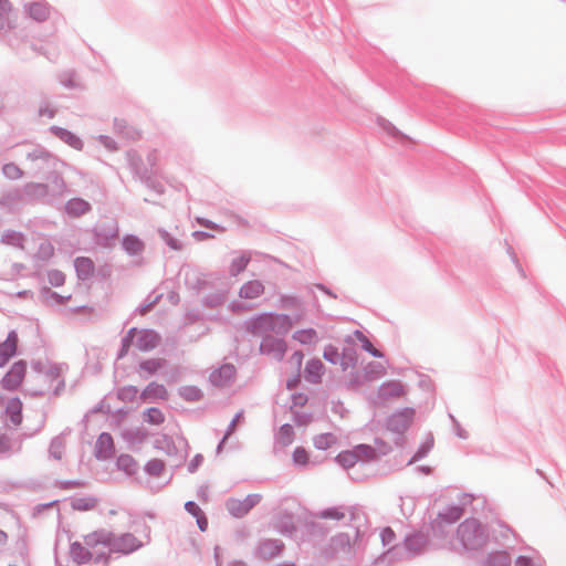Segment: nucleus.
Listing matches in <instances>:
<instances>
[{
	"label": "nucleus",
	"instance_id": "1",
	"mask_svg": "<svg viewBox=\"0 0 566 566\" xmlns=\"http://www.w3.org/2000/svg\"><path fill=\"white\" fill-rule=\"evenodd\" d=\"M38 366V381L40 382L41 391H52L57 395L64 387L62 368L51 363H39Z\"/></svg>",
	"mask_w": 566,
	"mask_h": 566
},
{
	"label": "nucleus",
	"instance_id": "2",
	"mask_svg": "<svg viewBox=\"0 0 566 566\" xmlns=\"http://www.w3.org/2000/svg\"><path fill=\"white\" fill-rule=\"evenodd\" d=\"M85 545L91 549V555L95 563L106 562L112 553L111 534L102 532L92 533L85 536Z\"/></svg>",
	"mask_w": 566,
	"mask_h": 566
},
{
	"label": "nucleus",
	"instance_id": "3",
	"mask_svg": "<svg viewBox=\"0 0 566 566\" xmlns=\"http://www.w3.org/2000/svg\"><path fill=\"white\" fill-rule=\"evenodd\" d=\"M130 343L135 344V346L140 350H149L157 346L159 337L153 331H137L136 328H133L123 340V352L128 349Z\"/></svg>",
	"mask_w": 566,
	"mask_h": 566
},
{
	"label": "nucleus",
	"instance_id": "4",
	"mask_svg": "<svg viewBox=\"0 0 566 566\" xmlns=\"http://www.w3.org/2000/svg\"><path fill=\"white\" fill-rule=\"evenodd\" d=\"M463 545L468 548H478L484 543V534L474 520L463 522L458 530Z\"/></svg>",
	"mask_w": 566,
	"mask_h": 566
},
{
	"label": "nucleus",
	"instance_id": "5",
	"mask_svg": "<svg viewBox=\"0 0 566 566\" xmlns=\"http://www.w3.org/2000/svg\"><path fill=\"white\" fill-rule=\"evenodd\" d=\"M292 327V323L287 316L262 315L254 322L255 332H264L272 329L275 332H286Z\"/></svg>",
	"mask_w": 566,
	"mask_h": 566
},
{
	"label": "nucleus",
	"instance_id": "6",
	"mask_svg": "<svg viewBox=\"0 0 566 566\" xmlns=\"http://www.w3.org/2000/svg\"><path fill=\"white\" fill-rule=\"evenodd\" d=\"M358 462H369L387 454L391 448L382 440H375V446L358 444L355 448Z\"/></svg>",
	"mask_w": 566,
	"mask_h": 566
},
{
	"label": "nucleus",
	"instance_id": "7",
	"mask_svg": "<svg viewBox=\"0 0 566 566\" xmlns=\"http://www.w3.org/2000/svg\"><path fill=\"white\" fill-rule=\"evenodd\" d=\"M25 373L27 365L23 361L14 363L1 380L2 388L9 391L17 390L23 382Z\"/></svg>",
	"mask_w": 566,
	"mask_h": 566
},
{
	"label": "nucleus",
	"instance_id": "8",
	"mask_svg": "<svg viewBox=\"0 0 566 566\" xmlns=\"http://www.w3.org/2000/svg\"><path fill=\"white\" fill-rule=\"evenodd\" d=\"M142 546V542L130 533L123 534L118 537L111 535L112 553L129 554Z\"/></svg>",
	"mask_w": 566,
	"mask_h": 566
},
{
	"label": "nucleus",
	"instance_id": "9",
	"mask_svg": "<svg viewBox=\"0 0 566 566\" xmlns=\"http://www.w3.org/2000/svg\"><path fill=\"white\" fill-rule=\"evenodd\" d=\"M412 415L413 412L411 410H403L392 415L388 420V431L401 436L409 428L412 421Z\"/></svg>",
	"mask_w": 566,
	"mask_h": 566
},
{
	"label": "nucleus",
	"instance_id": "10",
	"mask_svg": "<svg viewBox=\"0 0 566 566\" xmlns=\"http://www.w3.org/2000/svg\"><path fill=\"white\" fill-rule=\"evenodd\" d=\"M258 502L256 495H249L242 500L240 499H231L227 503V507L229 512L235 516L241 517L247 514Z\"/></svg>",
	"mask_w": 566,
	"mask_h": 566
},
{
	"label": "nucleus",
	"instance_id": "11",
	"mask_svg": "<svg viewBox=\"0 0 566 566\" xmlns=\"http://www.w3.org/2000/svg\"><path fill=\"white\" fill-rule=\"evenodd\" d=\"M18 336L11 332L7 339L0 344V367H2L15 354Z\"/></svg>",
	"mask_w": 566,
	"mask_h": 566
},
{
	"label": "nucleus",
	"instance_id": "12",
	"mask_svg": "<svg viewBox=\"0 0 566 566\" xmlns=\"http://www.w3.org/2000/svg\"><path fill=\"white\" fill-rule=\"evenodd\" d=\"M235 376V369L232 365H223L218 370L211 374V381L213 385L222 387L226 386Z\"/></svg>",
	"mask_w": 566,
	"mask_h": 566
},
{
	"label": "nucleus",
	"instance_id": "13",
	"mask_svg": "<svg viewBox=\"0 0 566 566\" xmlns=\"http://www.w3.org/2000/svg\"><path fill=\"white\" fill-rule=\"evenodd\" d=\"M261 349L265 353L273 354L276 358L281 359L286 352V345L282 339L269 337L262 342Z\"/></svg>",
	"mask_w": 566,
	"mask_h": 566
},
{
	"label": "nucleus",
	"instance_id": "14",
	"mask_svg": "<svg viewBox=\"0 0 566 566\" xmlns=\"http://www.w3.org/2000/svg\"><path fill=\"white\" fill-rule=\"evenodd\" d=\"M76 274L81 280L90 279L95 270L94 262L85 256H80L75 259L74 262Z\"/></svg>",
	"mask_w": 566,
	"mask_h": 566
},
{
	"label": "nucleus",
	"instance_id": "15",
	"mask_svg": "<svg viewBox=\"0 0 566 566\" xmlns=\"http://www.w3.org/2000/svg\"><path fill=\"white\" fill-rule=\"evenodd\" d=\"M324 374V365L319 359H311L305 367V378L311 382H319Z\"/></svg>",
	"mask_w": 566,
	"mask_h": 566
},
{
	"label": "nucleus",
	"instance_id": "16",
	"mask_svg": "<svg viewBox=\"0 0 566 566\" xmlns=\"http://www.w3.org/2000/svg\"><path fill=\"white\" fill-rule=\"evenodd\" d=\"M6 412L10 418L11 423L18 427L22 422V402L19 398H12L9 400Z\"/></svg>",
	"mask_w": 566,
	"mask_h": 566
},
{
	"label": "nucleus",
	"instance_id": "17",
	"mask_svg": "<svg viewBox=\"0 0 566 566\" xmlns=\"http://www.w3.org/2000/svg\"><path fill=\"white\" fill-rule=\"evenodd\" d=\"M71 506L75 511L88 512L97 509L98 501L93 496H81L73 499L71 502Z\"/></svg>",
	"mask_w": 566,
	"mask_h": 566
},
{
	"label": "nucleus",
	"instance_id": "18",
	"mask_svg": "<svg viewBox=\"0 0 566 566\" xmlns=\"http://www.w3.org/2000/svg\"><path fill=\"white\" fill-rule=\"evenodd\" d=\"M97 453L101 458H108L114 450V441L109 433H102L97 439Z\"/></svg>",
	"mask_w": 566,
	"mask_h": 566
},
{
	"label": "nucleus",
	"instance_id": "19",
	"mask_svg": "<svg viewBox=\"0 0 566 566\" xmlns=\"http://www.w3.org/2000/svg\"><path fill=\"white\" fill-rule=\"evenodd\" d=\"M264 291V286L259 281H249L240 290L242 298L253 300L259 297Z\"/></svg>",
	"mask_w": 566,
	"mask_h": 566
},
{
	"label": "nucleus",
	"instance_id": "20",
	"mask_svg": "<svg viewBox=\"0 0 566 566\" xmlns=\"http://www.w3.org/2000/svg\"><path fill=\"white\" fill-rule=\"evenodd\" d=\"M71 556L75 562L80 564L93 560L91 549L85 545V542L83 544L73 543L71 546Z\"/></svg>",
	"mask_w": 566,
	"mask_h": 566
},
{
	"label": "nucleus",
	"instance_id": "21",
	"mask_svg": "<svg viewBox=\"0 0 566 566\" xmlns=\"http://www.w3.org/2000/svg\"><path fill=\"white\" fill-rule=\"evenodd\" d=\"M142 398L146 401L149 399H166L167 390L163 385L151 382L142 392Z\"/></svg>",
	"mask_w": 566,
	"mask_h": 566
},
{
	"label": "nucleus",
	"instance_id": "22",
	"mask_svg": "<svg viewBox=\"0 0 566 566\" xmlns=\"http://www.w3.org/2000/svg\"><path fill=\"white\" fill-rule=\"evenodd\" d=\"M90 210V205L83 199H72L66 205V211L69 214L80 217Z\"/></svg>",
	"mask_w": 566,
	"mask_h": 566
},
{
	"label": "nucleus",
	"instance_id": "23",
	"mask_svg": "<svg viewBox=\"0 0 566 566\" xmlns=\"http://www.w3.org/2000/svg\"><path fill=\"white\" fill-rule=\"evenodd\" d=\"M117 465L120 470L125 471L127 474L136 473L138 469L137 461L129 454H122L117 459Z\"/></svg>",
	"mask_w": 566,
	"mask_h": 566
},
{
	"label": "nucleus",
	"instance_id": "24",
	"mask_svg": "<svg viewBox=\"0 0 566 566\" xmlns=\"http://www.w3.org/2000/svg\"><path fill=\"white\" fill-rule=\"evenodd\" d=\"M337 442V438L333 433H322L314 438V446L319 450H327Z\"/></svg>",
	"mask_w": 566,
	"mask_h": 566
},
{
	"label": "nucleus",
	"instance_id": "25",
	"mask_svg": "<svg viewBox=\"0 0 566 566\" xmlns=\"http://www.w3.org/2000/svg\"><path fill=\"white\" fill-rule=\"evenodd\" d=\"M293 338L303 345H308L317 340V334L313 328L301 329L294 333Z\"/></svg>",
	"mask_w": 566,
	"mask_h": 566
},
{
	"label": "nucleus",
	"instance_id": "26",
	"mask_svg": "<svg viewBox=\"0 0 566 566\" xmlns=\"http://www.w3.org/2000/svg\"><path fill=\"white\" fill-rule=\"evenodd\" d=\"M336 460L342 467L346 469L353 468L356 463H358L355 449L340 452Z\"/></svg>",
	"mask_w": 566,
	"mask_h": 566
},
{
	"label": "nucleus",
	"instance_id": "27",
	"mask_svg": "<svg viewBox=\"0 0 566 566\" xmlns=\"http://www.w3.org/2000/svg\"><path fill=\"white\" fill-rule=\"evenodd\" d=\"M30 15L36 21H44L49 17V8L43 3H33L29 8Z\"/></svg>",
	"mask_w": 566,
	"mask_h": 566
},
{
	"label": "nucleus",
	"instance_id": "28",
	"mask_svg": "<svg viewBox=\"0 0 566 566\" xmlns=\"http://www.w3.org/2000/svg\"><path fill=\"white\" fill-rule=\"evenodd\" d=\"M123 245L129 254H138L143 251V242L135 237H127L124 239Z\"/></svg>",
	"mask_w": 566,
	"mask_h": 566
},
{
	"label": "nucleus",
	"instance_id": "29",
	"mask_svg": "<svg viewBox=\"0 0 566 566\" xmlns=\"http://www.w3.org/2000/svg\"><path fill=\"white\" fill-rule=\"evenodd\" d=\"M354 336L361 343L363 348L375 357H382V354L373 346L368 338L360 332L355 331Z\"/></svg>",
	"mask_w": 566,
	"mask_h": 566
},
{
	"label": "nucleus",
	"instance_id": "30",
	"mask_svg": "<svg viewBox=\"0 0 566 566\" xmlns=\"http://www.w3.org/2000/svg\"><path fill=\"white\" fill-rule=\"evenodd\" d=\"M144 415L145 420L151 424H160L165 420L163 412L157 408H149Z\"/></svg>",
	"mask_w": 566,
	"mask_h": 566
},
{
	"label": "nucleus",
	"instance_id": "31",
	"mask_svg": "<svg viewBox=\"0 0 566 566\" xmlns=\"http://www.w3.org/2000/svg\"><path fill=\"white\" fill-rule=\"evenodd\" d=\"M249 261L250 259L247 255H240L237 259H234L230 269L231 274L238 275L241 271H243L247 268Z\"/></svg>",
	"mask_w": 566,
	"mask_h": 566
},
{
	"label": "nucleus",
	"instance_id": "32",
	"mask_svg": "<svg viewBox=\"0 0 566 566\" xmlns=\"http://www.w3.org/2000/svg\"><path fill=\"white\" fill-rule=\"evenodd\" d=\"M293 427L284 424L280 429L279 440L283 446H289L293 441Z\"/></svg>",
	"mask_w": 566,
	"mask_h": 566
},
{
	"label": "nucleus",
	"instance_id": "33",
	"mask_svg": "<svg viewBox=\"0 0 566 566\" xmlns=\"http://www.w3.org/2000/svg\"><path fill=\"white\" fill-rule=\"evenodd\" d=\"M138 394V389L134 386H127L118 390V398L123 401H133Z\"/></svg>",
	"mask_w": 566,
	"mask_h": 566
},
{
	"label": "nucleus",
	"instance_id": "34",
	"mask_svg": "<svg viewBox=\"0 0 566 566\" xmlns=\"http://www.w3.org/2000/svg\"><path fill=\"white\" fill-rule=\"evenodd\" d=\"M164 469L165 463L159 459H153L146 465V471L151 475H160Z\"/></svg>",
	"mask_w": 566,
	"mask_h": 566
},
{
	"label": "nucleus",
	"instance_id": "35",
	"mask_svg": "<svg viewBox=\"0 0 566 566\" xmlns=\"http://www.w3.org/2000/svg\"><path fill=\"white\" fill-rule=\"evenodd\" d=\"M163 366L161 359H149L140 364V369L148 374L156 373Z\"/></svg>",
	"mask_w": 566,
	"mask_h": 566
},
{
	"label": "nucleus",
	"instance_id": "36",
	"mask_svg": "<svg viewBox=\"0 0 566 566\" xmlns=\"http://www.w3.org/2000/svg\"><path fill=\"white\" fill-rule=\"evenodd\" d=\"M308 453L304 448H296L293 453V461L296 464L305 465L308 462Z\"/></svg>",
	"mask_w": 566,
	"mask_h": 566
},
{
	"label": "nucleus",
	"instance_id": "37",
	"mask_svg": "<svg viewBox=\"0 0 566 566\" xmlns=\"http://www.w3.org/2000/svg\"><path fill=\"white\" fill-rule=\"evenodd\" d=\"M366 373L368 379H375L385 374V367L381 364H370L368 365Z\"/></svg>",
	"mask_w": 566,
	"mask_h": 566
},
{
	"label": "nucleus",
	"instance_id": "38",
	"mask_svg": "<svg viewBox=\"0 0 566 566\" xmlns=\"http://www.w3.org/2000/svg\"><path fill=\"white\" fill-rule=\"evenodd\" d=\"M321 516L324 518L342 520L345 517V513L339 509H328L322 512Z\"/></svg>",
	"mask_w": 566,
	"mask_h": 566
},
{
	"label": "nucleus",
	"instance_id": "39",
	"mask_svg": "<svg viewBox=\"0 0 566 566\" xmlns=\"http://www.w3.org/2000/svg\"><path fill=\"white\" fill-rule=\"evenodd\" d=\"M182 396L189 400H197L200 398V391L195 387H187L182 390Z\"/></svg>",
	"mask_w": 566,
	"mask_h": 566
},
{
	"label": "nucleus",
	"instance_id": "40",
	"mask_svg": "<svg viewBox=\"0 0 566 566\" xmlns=\"http://www.w3.org/2000/svg\"><path fill=\"white\" fill-rule=\"evenodd\" d=\"M3 172L6 176H8L10 178H17L21 175L20 169L13 164L6 165L3 167Z\"/></svg>",
	"mask_w": 566,
	"mask_h": 566
},
{
	"label": "nucleus",
	"instance_id": "41",
	"mask_svg": "<svg viewBox=\"0 0 566 566\" xmlns=\"http://www.w3.org/2000/svg\"><path fill=\"white\" fill-rule=\"evenodd\" d=\"M337 355V349L333 346H328L324 350V358L333 364L336 363Z\"/></svg>",
	"mask_w": 566,
	"mask_h": 566
},
{
	"label": "nucleus",
	"instance_id": "42",
	"mask_svg": "<svg viewBox=\"0 0 566 566\" xmlns=\"http://www.w3.org/2000/svg\"><path fill=\"white\" fill-rule=\"evenodd\" d=\"M462 515V511L459 507H452L450 509V514L448 517L441 516L442 520L452 523L458 521Z\"/></svg>",
	"mask_w": 566,
	"mask_h": 566
},
{
	"label": "nucleus",
	"instance_id": "43",
	"mask_svg": "<svg viewBox=\"0 0 566 566\" xmlns=\"http://www.w3.org/2000/svg\"><path fill=\"white\" fill-rule=\"evenodd\" d=\"M161 238L166 241V243L172 249V250H179L181 248V245L179 244V242L174 239L172 237H170L167 232L163 231L161 232Z\"/></svg>",
	"mask_w": 566,
	"mask_h": 566
},
{
	"label": "nucleus",
	"instance_id": "44",
	"mask_svg": "<svg viewBox=\"0 0 566 566\" xmlns=\"http://www.w3.org/2000/svg\"><path fill=\"white\" fill-rule=\"evenodd\" d=\"M61 137L64 138L71 146H73L75 148H80V146H81L80 139L77 137L73 136L72 134H70L67 132H62Z\"/></svg>",
	"mask_w": 566,
	"mask_h": 566
},
{
	"label": "nucleus",
	"instance_id": "45",
	"mask_svg": "<svg viewBox=\"0 0 566 566\" xmlns=\"http://www.w3.org/2000/svg\"><path fill=\"white\" fill-rule=\"evenodd\" d=\"M185 507L193 516H199L202 513L201 509L195 502H187Z\"/></svg>",
	"mask_w": 566,
	"mask_h": 566
},
{
	"label": "nucleus",
	"instance_id": "46",
	"mask_svg": "<svg viewBox=\"0 0 566 566\" xmlns=\"http://www.w3.org/2000/svg\"><path fill=\"white\" fill-rule=\"evenodd\" d=\"M50 282L54 285H61L64 282V275L59 272H52L50 273Z\"/></svg>",
	"mask_w": 566,
	"mask_h": 566
},
{
	"label": "nucleus",
	"instance_id": "47",
	"mask_svg": "<svg viewBox=\"0 0 566 566\" xmlns=\"http://www.w3.org/2000/svg\"><path fill=\"white\" fill-rule=\"evenodd\" d=\"M302 361L303 354L301 352H295L290 358V363H292L297 369L301 367Z\"/></svg>",
	"mask_w": 566,
	"mask_h": 566
},
{
	"label": "nucleus",
	"instance_id": "48",
	"mask_svg": "<svg viewBox=\"0 0 566 566\" xmlns=\"http://www.w3.org/2000/svg\"><path fill=\"white\" fill-rule=\"evenodd\" d=\"M197 517V522H198V525H199V528L201 531H206L207 530V526H208V521L207 518L203 516V514L201 513L199 516H196Z\"/></svg>",
	"mask_w": 566,
	"mask_h": 566
},
{
	"label": "nucleus",
	"instance_id": "49",
	"mask_svg": "<svg viewBox=\"0 0 566 566\" xmlns=\"http://www.w3.org/2000/svg\"><path fill=\"white\" fill-rule=\"evenodd\" d=\"M382 541L389 543L394 538V532L390 528H386L381 533Z\"/></svg>",
	"mask_w": 566,
	"mask_h": 566
},
{
	"label": "nucleus",
	"instance_id": "50",
	"mask_svg": "<svg viewBox=\"0 0 566 566\" xmlns=\"http://www.w3.org/2000/svg\"><path fill=\"white\" fill-rule=\"evenodd\" d=\"M10 10V3L8 0H0V12L7 15V12Z\"/></svg>",
	"mask_w": 566,
	"mask_h": 566
},
{
	"label": "nucleus",
	"instance_id": "51",
	"mask_svg": "<svg viewBox=\"0 0 566 566\" xmlns=\"http://www.w3.org/2000/svg\"><path fill=\"white\" fill-rule=\"evenodd\" d=\"M389 387H391V388H392L394 392H395L397 396L401 395V394H402V391H403V390H402V386H401L400 384H391V385H389Z\"/></svg>",
	"mask_w": 566,
	"mask_h": 566
},
{
	"label": "nucleus",
	"instance_id": "52",
	"mask_svg": "<svg viewBox=\"0 0 566 566\" xmlns=\"http://www.w3.org/2000/svg\"><path fill=\"white\" fill-rule=\"evenodd\" d=\"M298 381H300V378H298V376H296V377H294L293 379H290V380L287 381V387H289L290 389H292V388H294V387L298 384Z\"/></svg>",
	"mask_w": 566,
	"mask_h": 566
},
{
	"label": "nucleus",
	"instance_id": "53",
	"mask_svg": "<svg viewBox=\"0 0 566 566\" xmlns=\"http://www.w3.org/2000/svg\"><path fill=\"white\" fill-rule=\"evenodd\" d=\"M40 114L42 116H48L49 118H52L54 116V112L52 109H41Z\"/></svg>",
	"mask_w": 566,
	"mask_h": 566
},
{
	"label": "nucleus",
	"instance_id": "54",
	"mask_svg": "<svg viewBox=\"0 0 566 566\" xmlns=\"http://www.w3.org/2000/svg\"><path fill=\"white\" fill-rule=\"evenodd\" d=\"M237 423H238V422H237L235 420H232V421H231V423H230V426H229V430H228V432H227V434H226L224 439H227V437H228V436H230V434L234 431Z\"/></svg>",
	"mask_w": 566,
	"mask_h": 566
},
{
	"label": "nucleus",
	"instance_id": "55",
	"mask_svg": "<svg viewBox=\"0 0 566 566\" xmlns=\"http://www.w3.org/2000/svg\"><path fill=\"white\" fill-rule=\"evenodd\" d=\"M8 449V441L6 439L0 440V451Z\"/></svg>",
	"mask_w": 566,
	"mask_h": 566
},
{
	"label": "nucleus",
	"instance_id": "56",
	"mask_svg": "<svg viewBox=\"0 0 566 566\" xmlns=\"http://www.w3.org/2000/svg\"><path fill=\"white\" fill-rule=\"evenodd\" d=\"M6 20H7V15H4L2 12H0V27H3Z\"/></svg>",
	"mask_w": 566,
	"mask_h": 566
},
{
	"label": "nucleus",
	"instance_id": "57",
	"mask_svg": "<svg viewBox=\"0 0 566 566\" xmlns=\"http://www.w3.org/2000/svg\"><path fill=\"white\" fill-rule=\"evenodd\" d=\"M420 539H421V537H420V536H415V537H412V538H409V539H408V545H409V546H411V545H412V543H413V541H420Z\"/></svg>",
	"mask_w": 566,
	"mask_h": 566
},
{
	"label": "nucleus",
	"instance_id": "58",
	"mask_svg": "<svg viewBox=\"0 0 566 566\" xmlns=\"http://www.w3.org/2000/svg\"><path fill=\"white\" fill-rule=\"evenodd\" d=\"M7 535L0 531V541L6 539Z\"/></svg>",
	"mask_w": 566,
	"mask_h": 566
},
{
	"label": "nucleus",
	"instance_id": "59",
	"mask_svg": "<svg viewBox=\"0 0 566 566\" xmlns=\"http://www.w3.org/2000/svg\"><path fill=\"white\" fill-rule=\"evenodd\" d=\"M240 418H241V413H237L233 420H235L237 422H239Z\"/></svg>",
	"mask_w": 566,
	"mask_h": 566
},
{
	"label": "nucleus",
	"instance_id": "60",
	"mask_svg": "<svg viewBox=\"0 0 566 566\" xmlns=\"http://www.w3.org/2000/svg\"><path fill=\"white\" fill-rule=\"evenodd\" d=\"M295 399H298V402H302L303 397H302V396H298V397H296Z\"/></svg>",
	"mask_w": 566,
	"mask_h": 566
},
{
	"label": "nucleus",
	"instance_id": "61",
	"mask_svg": "<svg viewBox=\"0 0 566 566\" xmlns=\"http://www.w3.org/2000/svg\"><path fill=\"white\" fill-rule=\"evenodd\" d=\"M295 399H298V402H302L303 397H302V396H298V397H296Z\"/></svg>",
	"mask_w": 566,
	"mask_h": 566
}]
</instances>
